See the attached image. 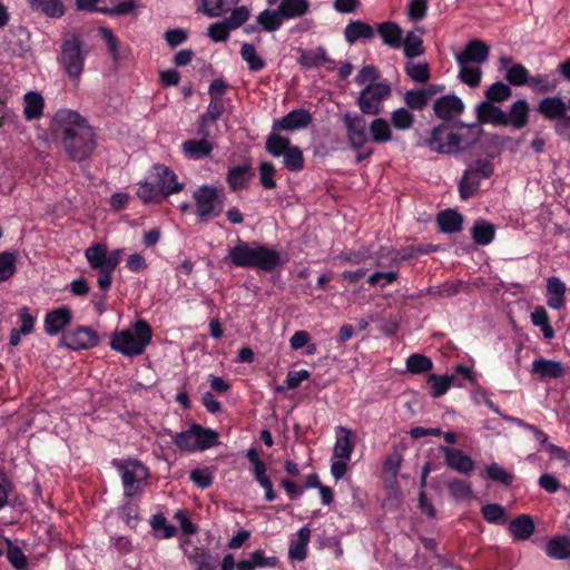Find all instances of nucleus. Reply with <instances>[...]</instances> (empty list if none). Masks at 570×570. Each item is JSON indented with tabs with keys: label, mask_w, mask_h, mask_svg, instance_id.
I'll list each match as a JSON object with an SVG mask.
<instances>
[{
	"label": "nucleus",
	"mask_w": 570,
	"mask_h": 570,
	"mask_svg": "<svg viewBox=\"0 0 570 570\" xmlns=\"http://www.w3.org/2000/svg\"><path fill=\"white\" fill-rule=\"evenodd\" d=\"M55 121L66 125L60 141L68 158L76 163L89 158L97 148V139L88 120L77 111L60 109L55 115Z\"/></svg>",
	"instance_id": "obj_1"
},
{
	"label": "nucleus",
	"mask_w": 570,
	"mask_h": 570,
	"mask_svg": "<svg viewBox=\"0 0 570 570\" xmlns=\"http://www.w3.org/2000/svg\"><path fill=\"white\" fill-rule=\"evenodd\" d=\"M225 262L230 266L259 269L272 273L283 265L281 253L258 242H245L238 238L235 246L229 247Z\"/></svg>",
	"instance_id": "obj_2"
},
{
	"label": "nucleus",
	"mask_w": 570,
	"mask_h": 570,
	"mask_svg": "<svg viewBox=\"0 0 570 570\" xmlns=\"http://www.w3.org/2000/svg\"><path fill=\"white\" fill-rule=\"evenodd\" d=\"M124 249H111L102 242L92 243L85 249V257L91 269L98 271V286L106 294L111 285L112 275L121 262Z\"/></svg>",
	"instance_id": "obj_3"
},
{
	"label": "nucleus",
	"mask_w": 570,
	"mask_h": 570,
	"mask_svg": "<svg viewBox=\"0 0 570 570\" xmlns=\"http://www.w3.org/2000/svg\"><path fill=\"white\" fill-rule=\"evenodd\" d=\"M153 341V328L142 318L137 320L132 330H121L110 336L109 346L127 357L141 355Z\"/></svg>",
	"instance_id": "obj_4"
},
{
	"label": "nucleus",
	"mask_w": 570,
	"mask_h": 570,
	"mask_svg": "<svg viewBox=\"0 0 570 570\" xmlns=\"http://www.w3.org/2000/svg\"><path fill=\"white\" fill-rule=\"evenodd\" d=\"M311 10L308 0H282L275 8H265L257 16V22L267 33L276 32L284 22L303 18Z\"/></svg>",
	"instance_id": "obj_5"
},
{
	"label": "nucleus",
	"mask_w": 570,
	"mask_h": 570,
	"mask_svg": "<svg viewBox=\"0 0 570 570\" xmlns=\"http://www.w3.org/2000/svg\"><path fill=\"white\" fill-rule=\"evenodd\" d=\"M111 464L117 469L122 484V494L127 500H132L140 495L144 488L148 484L150 472L148 468L138 459H114Z\"/></svg>",
	"instance_id": "obj_6"
},
{
	"label": "nucleus",
	"mask_w": 570,
	"mask_h": 570,
	"mask_svg": "<svg viewBox=\"0 0 570 570\" xmlns=\"http://www.w3.org/2000/svg\"><path fill=\"white\" fill-rule=\"evenodd\" d=\"M82 46L83 40L78 33H70L60 42L57 62L72 81H79L85 71L87 51Z\"/></svg>",
	"instance_id": "obj_7"
},
{
	"label": "nucleus",
	"mask_w": 570,
	"mask_h": 570,
	"mask_svg": "<svg viewBox=\"0 0 570 570\" xmlns=\"http://www.w3.org/2000/svg\"><path fill=\"white\" fill-rule=\"evenodd\" d=\"M194 212L198 220L208 222L224 212L225 193L216 185H198L191 193Z\"/></svg>",
	"instance_id": "obj_8"
},
{
	"label": "nucleus",
	"mask_w": 570,
	"mask_h": 570,
	"mask_svg": "<svg viewBox=\"0 0 570 570\" xmlns=\"http://www.w3.org/2000/svg\"><path fill=\"white\" fill-rule=\"evenodd\" d=\"M493 174V165L488 159H478L464 169L459 180V198L466 202L475 197L483 179H489Z\"/></svg>",
	"instance_id": "obj_9"
},
{
	"label": "nucleus",
	"mask_w": 570,
	"mask_h": 570,
	"mask_svg": "<svg viewBox=\"0 0 570 570\" xmlns=\"http://www.w3.org/2000/svg\"><path fill=\"white\" fill-rule=\"evenodd\" d=\"M462 136L450 131L446 122H441L433 127L430 137L423 140L422 145L426 146L432 153L439 154H458L465 149L462 146Z\"/></svg>",
	"instance_id": "obj_10"
},
{
	"label": "nucleus",
	"mask_w": 570,
	"mask_h": 570,
	"mask_svg": "<svg viewBox=\"0 0 570 570\" xmlns=\"http://www.w3.org/2000/svg\"><path fill=\"white\" fill-rule=\"evenodd\" d=\"M392 87L385 82H372L364 87L357 99L363 115L379 116L382 112V102L391 96Z\"/></svg>",
	"instance_id": "obj_11"
},
{
	"label": "nucleus",
	"mask_w": 570,
	"mask_h": 570,
	"mask_svg": "<svg viewBox=\"0 0 570 570\" xmlns=\"http://www.w3.org/2000/svg\"><path fill=\"white\" fill-rule=\"evenodd\" d=\"M343 122L346 129V138L350 147L354 151H360L368 140L366 120L362 115L347 111L343 116Z\"/></svg>",
	"instance_id": "obj_12"
},
{
	"label": "nucleus",
	"mask_w": 570,
	"mask_h": 570,
	"mask_svg": "<svg viewBox=\"0 0 570 570\" xmlns=\"http://www.w3.org/2000/svg\"><path fill=\"white\" fill-rule=\"evenodd\" d=\"M100 337L97 332L87 326H78L75 331H71L63 335L60 340V345H65L67 348L78 351L88 350L98 346Z\"/></svg>",
	"instance_id": "obj_13"
},
{
	"label": "nucleus",
	"mask_w": 570,
	"mask_h": 570,
	"mask_svg": "<svg viewBox=\"0 0 570 570\" xmlns=\"http://www.w3.org/2000/svg\"><path fill=\"white\" fill-rule=\"evenodd\" d=\"M440 451L444 454L445 464L449 469L464 475H470L474 470L473 459L463 450L448 445H440Z\"/></svg>",
	"instance_id": "obj_14"
},
{
	"label": "nucleus",
	"mask_w": 570,
	"mask_h": 570,
	"mask_svg": "<svg viewBox=\"0 0 570 570\" xmlns=\"http://www.w3.org/2000/svg\"><path fill=\"white\" fill-rule=\"evenodd\" d=\"M490 53L485 41L474 38L468 41L462 52L455 53L456 65L483 63Z\"/></svg>",
	"instance_id": "obj_15"
},
{
	"label": "nucleus",
	"mask_w": 570,
	"mask_h": 570,
	"mask_svg": "<svg viewBox=\"0 0 570 570\" xmlns=\"http://www.w3.org/2000/svg\"><path fill=\"white\" fill-rule=\"evenodd\" d=\"M464 102L455 95H445L433 102L435 117L443 121H451L464 111Z\"/></svg>",
	"instance_id": "obj_16"
},
{
	"label": "nucleus",
	"mask_w": 570,
	"mask_h": 570,
	"mask_svg": "<svg viewBox=\"0 0 570 570\" xmlns=\"http://www.w3.org/2000/svg\"><path fill=\"white\" fill-rule=\"evenodd\" d=\"M312 115L307 109L296 108L289 111L283 118L274 120L273 129L274 131H293L301 128H306L312 122Z\"/></svg>",
	"instance_id": "obj_17"
},
{
	"label": "nucleus",
	"mask_w": 570,
	"mask_h": 570,
	"mask_svg": "<svg viewBox=\"0 0 570 570\" xmlns=\"http://www.w3.org/2000/svg\"><path fill=\"white\" fill-rule=\"evenodd\" d=\"M537 111L548 121H558L568 114V105L560 96L546 97L537 105Z\"/></svg>",
	"instance_id": "obj_18"
},
{
	"label": "nucleus",
	"mask_w": 570,
	"mask_h": 570,
	"mask_svg": "<svg viewBox=\"0 0 570 570\" xmlns=\"http://www.w3.org/2000/svg\"><path fill=\"white\" fill-rule=\"evenodd\" d=\"M72 321L71 309L67 305H62L46 314L45 331L48 335L53 336L69 326Z\"/></svg>",
	"instance_id": "obj_19"
},
{
	"label": "nucleus",
	"mask_w": 570,
	"mask_h": 570,
	"mask_svg": "<svg viewBox=\"0 0 570 570\" xmlns=\"http://www.w3.org/2000/svg\"><path fill=\"white\" fill-rule=\"evenodd\" d=\"M154 170L155 175L151 178L168 197L184 190L185 185L177 181V175L173 169L165 165H156Z\"/></svg>",
	"instance_id": "obj_20"
},
{
	"label": "nucleus",
	"mask_w": 570,
	"mask_h": 570,
	"mask_svg": "<svg viewBox=\"0 0 570 570\" xmlns=\"http://www.w3.org/2000/svg\"><path fill=\"white\" fill-rule=\"evenodd\" d=\"M225 112V105L223 98L210 99L207 111L198 117L197 134L203 137H209L208 125L215 124L220 119Z\"/></svg>",
	"instance_id": "obj_21"
},
{
	"label": "nucleus",
	"mask_w": 570,
	"mask_h": 570,
	"mask_svg": "<svg viewBox=\"0 0 570 570\" xmlns=\"http://www.w3.org/2000/svg\"><path fill=\"white\" fill-rule=\"evenodd\" d=\"M254 176L255 170L253 169V166L247 161L239 166L228 167L226 173V183L232 191H238L245 188L250 178Z\"/></svg>",
	"instance_id": "obj_22"
},
{
	"label": "nucleus",
	"mask_w": 570,
	"mask_h": 570,
	"mask_svg": "<svg viewBox=\"0 0 570 570\" xmlns=\"http://www.w3.org/2000/svg\"><path fill=\"white\" fill-rule=\"evenodd\" d=\"M508 531L514 541L529 540L535 531L534 521L528 513H522L509 522Z\"/></svg>",
	"instance_id": "obj_23"
},
{
	"label": "nucleus",
	"mask_w": 570,
	"mask_h": 570,
	"mask_svg": "<svg viewBox=\"0 0 570 570\" xmlns=\"http://www.w3.org/2000/svg\"><path fill=\"white\" fill-rule=\"evenodd\" d=\"M354 450V440L352 430L348 428H335V443L333 455L340 460H350Z\"/></svg>",
	"instance_id": "obj_24"
},
{
	"label": "nucleus",
	"mask_w": 570,
	"mask_h": 570,
	"mask_svg": "<svg viewBox=\"0 0 570 570\" xmlns=\"http://www.w3.org/2000/svg\"><path fill=\"white\" fill-rule=\"evenodd\" d=\"M464 216L455 209L441 210L436 215L439 230L443 234L452 235L462 232Z\"/></svg>",
	"instance_id": "obj_25"
},
{
	"label": "nucleus",
	"mask_w": 570,
	"mask_h": 570,
	"mask_svg": "<svg viewBox=\"0 0 570 570\" xmlns=\"http://www.w3.org/2000/svg\"><path fill=\"white\" fill-rule=\"evenodd\" d=\"M532 372L539 375L540 380H558L566 374L564 366L561 363L543 357L534 360Z\"/></svg>",
	"instance_id": "obj_26"
},
{
	"label": "nucleus",
	"mask_w": 570,
	"mask_h": 570,
	"mask_svg": "<svg viewBox=\"0 0 570 570\" xmlns=\"http://www.w3.org/2000/svg\"><path fill=\"white\" fill-rule=\"evenodd\" d=\"M546 292H548V305L552 309L563 308L566 305L567 284L557 276H551L546 281Z\"/></svg>",
	"instance_id": "obj_27"
},
{
	"label": "nucleus",
	"mask_w": 570,
	"mask_h": 570,
	"mask_svg": "<svg viewBox=\"0 0 570 570\" xmlns=\"http://www.w3.org/2000/svg\"><path fill=\"white\" fill-rule=\"evenodd\" d=\"M376 31L383 45L393 49H400L402 47L403 31L397 22H380L376 27Z\"/></svg>",
	"instance_id": "obj_28"
},
{
	"label": "nucleus",
	"mask_w": 570,
	"mask_h": 570,
	"mask_svg": "<svg viewBox=\"0 0 570 570\" xmlns=\"http://www.w3.org/2000/svg\"><path fill=\"white\" fill-rule=\"evenodd\" d=\"M208 136L200 139H187L183 142V153L188 159L200 160L208 157L214 149L213 144L207 140Z\"/></svg>",
	"instance_id": "obj_29"
},
{
	"label": "nucleus",
	"mask_w": 570,
	"mask_h": 570,
	"mask_svg": "<svg viewBox=\"0 0 570 570\" xmlns=\"http://www.w3.org/2000/svg\"><path fill=\"white\" fill-rule=\"evenodd\" d=\"M375 36V29L365 21H350L344 28V39L352 45L358 40L372 39Z\"/></svg>",
	"instance_id": "obj_30"
},
{
	"label": "nucleus",
	"mask_w": 570,
	"mask_h": 570,
	"mask_svg": "<svg viewBox=\"0 0 570 570\" xmlns=\"http://www.w3.org/2000/svg\"><path fill=\"white\" fill-rule=\"evenodd\" d=\"M470 234L474 244L488 246L495 238V225L484 218H479L474 220Z\"/></svg>",
	"instance_id": "obj_31"
},
{
	"label": "nucleus",
	"mask_w": 570,
	"mask_h": 570,
	"mask_svg": "<svg viewBox=\"0 0 570 570\" xmlns=\"http://www.w3.org/2000/svg\"><path fill=\"white\" fill-rule=\"evenodd\" d=\"M332 61L333 60L330 58L324 47H317L311 50H301L297 58V63L306 69H314Z\"/></svg>",
	"instance_id": "obj_32"
},
{
	"label": "nucleus",
	"mask_w": 570,
	"mask_h": 570,
	"mask_svg": "<svg viewBox=\"0 0 570 570\" xmlns=\"http://www.w3.org/2000/svg\"><path fill=\"white\" fill-rule=\"evenodd\" d=\"M476 111L478 120L481 124L505 126V112L493 102L483 101L479 104Z\"/></svg>",
	"instance_id": "obj_33"
},
{
	"label": "nucleus",
	"mask_w": 570,
	"mask_h": 570,
	"mask_svg": "<svg viewBox=\"0 0 570 570\" xmlns=\"http://www.w3.org/2000/svg\"><path fill=\"white\" fill-rule=\"evenodd\" d=\"M529 122V102L520 99L510 106L505 112V126L511 125L515 129H522Z\"/></svg>",
	"instance_id": "obj_34"
},
{
	"label": "nucleus",
	"mask_w": 570,
	"mask_h": 570,
	"mask_svg": "<svg viewBox=\"0 0 570 570\" xmlns=\"http://www.w3.org/2000/svg\"><path fill=\"white\" fill-rule=\"evenodd\" d=\"M161 434L170 436L179 451L189 453L195 452L194 423L190 424L189 429L177 433L171 429L165 428L163 429Z\"/></svg>",
	"instance_id": "obj_35"
},
{
	"label": "nucleus",
	"mask_w": 570,
	"mask_h": 570,
	"mask_svg": "<svg viewBox=\"0 0 570 570\" xmlns=\"http://www.w3.org/2000/svg\"><path fill=\"white\" fill-rule=\"evenodd\" d=\"M195 452L205 451L219 444V433L210 428L194 423Z\"/></svg>",
	"instance_id": "obj_36"
},
{
	"label": "nucleus",
	"mask_w": 570,
	"mask_h": 570,
	"mask_svg": "<svg viewBox=\"0 0 570 570\" xmlns=\"http://www.w3.org/2000/svg\"><path fill=\"white\" fill-rule=\"evenodd\" d=\"M23 118L28 121L38 120L42 116L43 99L37 91H29L23 96Z\"/></svg>",
	"instance_id": "obj_37"
},
{
	"label": "nucleus",
	"mask_w": 570,
	"mask_h": 570,
	"mask_svg": "<svg viewBox=\"0 0 570 570\" xmlns=\"http://www.w3.org/2000/svg\"><path fill=\"white\" fill-rule=\"evenodd\" d=\"M546 556L556 559L564 560L570 558V537L557 535L546 543Z\"/></svg>",
	"instance_id": "obj_38"
},
{
	"label": "nucleus",
	"mask_w": 570,
	"mask_h": 570,
	"mask_svg": "<svg viewBox=\"0 0 570 570\" xmlns=\"http://www.w3.org/2000/svg\"><path fill=\"white\" fill-rule=\"evenodd\" d=\"M137 196L144 203H156L159 204L168 196L164 194L163 189L151 178L139 184Z\"/></svg>",
	"instance_id": "obj_39"
},
{
	"label": "nucleus",
	"mask_w": 570,
	"mask_h": 570,
	"mask_svg": "<svg viewBox=\"0 0 570 570\" xmlns=\"http://www.w3.org/2000/svg\"><path fill=\"white\" fill-rule=\"evenodd\" d=\"M368 134L372 142L385 144L393 139L391 125L383 118H376L368 125Z\"/></svg>",
	"instance_id": "obj_40"
},
{
	"label": "nucleus",
	"mask_w": 570,
	"mask_h": 570,
	"mask_svg": "<svg viewBox=\"0 0 570 570\" xmlns=\"http://www.w3.org/2000/svg\"><path fill=\"white\" fill-rule=\"evenodd\" d=\"M33 10L40 11L49 18H61L66 8L60 0H29Z\"/></svg>",
	"instance_id": "obj_41"
},
{
	"label": "nucleus",
	"mask_w": 570,
	"mask_h": 570,
	"mask_svg": "<svg viewBox=\"0 0 570 570\" xmlns=\"http://www.w3.org/2000/svg\"><path fill=\"white\" fill-rule=\"evenodd\" d=\"M433 97V91L419 89H410L404 94V104L412 110H422L424 109L431 98Z\"/></svg>",
	"instance_id": "obj_42"
},
{
	"label": "nucleus",
	"mask_w": 570,
	"mask_h": 570,
	"mask_svg": "<svg viewBox=\"0 0 570 570\" xmlns=\"http://www.w3.org/2000/svg\"><path fill=\"white\" fill-rule=\"evenodd\" d=\"M428 382L431 386V395L433 397H441V395L446 394L452 385L462 386V383L455 382V374L444 376L431 374Z\"/></svg>",
	"instance_id": "obj_43"
},
{
	"label": "nucleus",
	"mask_w": 570,
	"mask_h": 570,
	"mask_svg": "<svg viewBox=\"0 0 570 570\" xmlns=\"http://www.w3.org/2000/svg\"><path fill=\"white\" fill-rule=\"evenodd\" d=\"M293 146L288 137L279 136L277 131L273 130L272 134L266 137L264 148L266 153L274 157H279Z\"/></svg>",
	"instance_id": "obj_44"
},
{
	"label": "nucleus",
	"mask_w": 570,
	"mask_h": 570,
	"mask_svg": "<svg viewBox=\"0 0 570 570\" xmlns=\"http://www.w3.org/2000/svg\"><path fill=\"white\" fill-rule=\"evenodd\" d=\"M528 86L540 94H550L558 88L559 80L552 73H539L530 77Z\"/></svg>",
	"instance_id": "obj_45"
},
{
	"label": "nucleus",
	"mask_w": 570,
	"mask_h": 570,
	"mask_svg": "<svg viewBox=\"0 0 570 570\" xmlns=\"http://www.w3.org/2000/svg\"><path fill=\"white\" fill-rule=\"evenodd\" d=\"M240 57L246 62L248 70L252 72H259L266 66L264 59L257 55L256 48L253 43L244 42L242 45Z\"/></svg>",
	"instance_id": "obj_46"
},
{
	"label": "nucleus",
	"mask_w": 570,
	"mask_h": 570,
	"mask_svg": "<svg viewBox=\"0 0 570 570\" xmlns=\"http://www.w3.org/2000/svg\"><path fill=\"white\" fill-rule=\"evenodd\" d=\"M239 0H203V12L209 18L222 17Z\"/></svg>",
	"instance_id": "obj_47"
},
{
	"label": "nucleus",
	"mask_w": 570,
	"mask_h": 570,
	"mask_svg": "<svg viewBox=\"0 0 570 570\" xmlns=\"http://www.w3.org/2000/svg\"><path fill=\"white\" fill-rule=\"evenodd\" d=\"M150 527L158 538L171 539L176 535L177 529L175 525H170L167 518L163 513H156L150 519Z\"/></svg>",
	"instance_id": "obj_48"
},
{
	"label": "nucleus",
	"mask_w": 570,
	"mask_h": 570,
	"mask_svg": "<svg viewBox=\"0 0 570 570\" xmlns=\"http://www.w3.org/2000/svg\"><path fill=\"white\" fill-rule=\"evenodd\" d=\"M482 478H489L504 487H510L514 481V474L505 471L498 462H492L485 468V475Z\"/></svg>",
	"instance_id": "obj_49"
},
{
	"label": "nucleus",
	"mask_w": 570,
	"mask_h": 570,
	"mask_svg": "<svg viewBox=\"0 0 570 570\" xmlns=\"http://www.w3.org/2000/svg\"><path fill=\"white\" fill-rule=\"evenodd\" d=\"M281 156L283 157V167L287 170L293 173L304 170V153L297 146H293Z\"/></svg>",
	"instance_id": "obj_50"
},
{
	"label": "nucleus",
	"mask_w": 570,
	"mask_h": 570,
	"mask_svg": "<svg viewBox=\"0 0 570 570\" xmlns=\"http://www.w3.org/2000/svg\"><path fill=\"white\" fill-rule=\"evenodd\" d=\"M17 255L11 250L0 252V282H7L17 272Z\"/></svg>",
	"instance_id": "obj_51"
},
{
	"label": "nucleus",
	"mask_w": 570,
	"mask_h": 570,
	"mask_svg": "<svg viewBox=\"0 0 570 570\" xmlns=\"http://www.w3.org/2000/svg\"><path fill=\"white\" fill-rule=\"evenodd\" d=\"M402 47L404 57L410 59L420 57V55L424 52L422 38L416 36L413 31L407 32L404 39L402 38Z\"/></svg>",
	"instance_id": "obj_52"
},
{
	"label": "nucleus",
	"mask_w": 570,
	"mask_h": 570,
	"mask_svg": "<svg viewBox=\"0 0 570 570\" xmlns=\"http://www.w3.org/2000/svg\"><path fill=\"white\" fill-rule=\"evenodd\" d=\"M481 512L490 524H504L507 521L505 508L499 503H488L481 508Z\"/></svg>",
	"instance_id": "obj_53"
},
{
	"label": "nucleus",
	"mask_w": 570,
	"mask_h": 570,
	"mask_svg": "<svg viewBox=\"0 0 570 570\" xmlns=\"http://www.w3.org/2000/svg\"><path fill=\"white\" fill-rule=\"evenodd\" d=\"M414 121L415 117L409 109L400 107L392 112L391 122L397 130L405 131L411 129Z\"/></svg>",
	"instance_id": "obj_54"
},
{
	"label": "nucleus",
	"mask_w": 570,
	"mask_h": 570,
	"mask_svg": "<svg viewBox=\"0 0 570 570\" xmlns=\"http://www.w3.org/2000/svg\"><path fill=\"white\" fill-rule=\"evenodd\" d=\"M530 77L529 70L521 63H514L505 72V80L515 87L528 86Z\"/></svg>",
	"instance_id": "obj_55"
},
{
	"label": "nucleus",
	"mask_w": 570,
	"mask_h": 570,
	"mask_svg": "<svg viewBox=\"0 0 570 570\" xmlns=\"http://www.w3.org/2000/svg\"><path fill=\"white\" fill-rule=\"evenodd\" d=\"M7 551L6 558L17 570H24L28 567V558L24 557L22 550L10 540L6 539Z\"/></svg>",
	"instance_id": "obj_56"
},
{
	"label": "nucleus",
	"mask_w": 570,
	"mask_h": 570,
	"mask_svg": "<svg viewBox=\"0 0 570 570\" xmlns=\"http://www.w3.org/2000/svg\"><path fill=\"white\" fill-rule=\"evenodd\" d=\"M450 495L454 500H464L472 494L471 483L461 478H454L448 483Z\"/></svg>",
	"instance_id": "obj_57"
},
{
	"label": "nucleus",
	"mask_w": 570,
	"mask_h": 570,
	"mask_svg": "<svg viewBox=\"0 0 570 570\" xmlns=\"http://www.w3.org/2000/svg\"><path fill=\"white\" fill-rule=\"evenodd\" d=\"M407 371L412 374H422L432 370L433 363L430 357L422 354H412L405 362Z\"/></svg>",
	"instance_id": "obj_58"
},
{
	"label": "nucleus",
	"mask_w": 570,
	"mask_h": 570,
	"mask_svg": "<svg viewBox=\"0 0 570 570\" xmlns=\"http://www.w3.org/2000/svg\"><path fill=\"white\" fill-rule=\"evenodd\" d=\"M511 96V88L505 83L498 81L492 83L485 90V98L488 102L500 104Z\"/></svg>",
	"instance_id": "obj_59"
},
{
	"label": "nucleus",
	"mask_w": 570,
	"mask_h": 570,
	"mask_svg": "<svg viewBox=\"0 0 570 570\" xmlns=\"http://www.w3.org/2000/svg\"><path fill=\"white\" fill-rule=\"evenodd\" d=\"M404 72L415 82L425 83L430 80L431 72L428 63L407 62L404 66Z\"/></svg>",
	"instance_id": "obj_60"
},
{
	"label": "nucleus",
	"mask_w": 570,
	"mask_h": 570,
	"mask_svg": "<svg viewBox=\"0 0 570 570\" xmlns=\"http://www.w3.org/2000/svg\"><path fill=\"white\" fill-rule=\"evenodd\" d=\"M459 79L469 87L476 88L481 83L482 71L479 67L459 66Z\"/></svg>",
	"instance_id": "obj_61"
},
{
	"label": "nucleus",
	"mask_w": 570,
	"mask_h": 570,
	"mask_svg": "<svg viewBox=\"0 0 570 570\" xmlns=\"http://www.w3.org/2000/svg\"><path fill=\"white\" fill-rule=\"evenodd\" d=\"M190 563L195 564V570H214L212 554L203 548H195L194 553L188 556Z\"/></svg>",
	"instance_id": "obj_62"
},
{
	"label": "nucleus",
	"mask_w": 570,
	"mask_h": 570,
	"mask_svg": "<svg viewBox=\"0 0 570 570\" xmlns=\"http://www.w3.org/2000/svg\"><path fill=\"white\" fill-rule=\"evenodd\" d=\"M259 183L265 189H273L276 187L275 181V166L271 161L261 163L259 167Z\"/></svg>",
	"instance_id": "obj_63"
},
{
	"label": "nucleus",
	"mask_w": 570,
	"mask_h": 570,
	"mask_svg": "<svg viewBox=\"0 0 570 570\" xmlns=\"http://www.w3.org/2000/svg\"><path fill=\"white\" fill-rule=\"evenodd\" d=\"M249 18V9L246 7H236L230 14L224 19L232 30H236L244 26Z\"/></svg>",
	"instance_id": "obj_64"
}]
</instances>
